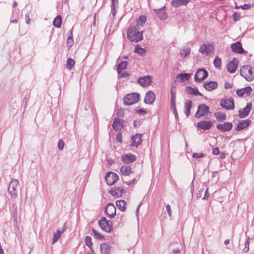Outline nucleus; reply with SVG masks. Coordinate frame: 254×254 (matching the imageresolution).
<instances>
[{"mask_svg": "<svg viewBox=\"0 0 254 254\" xmlns=\"http://www.w3.org/2000/svg\"><path fill=\"white\" fill-rule=\"evenodd\" d=\"M143 38V31L139 32L135 27L128 30V39L131 41L138 42Z\"/></svg>", "mask_w": 254, "mask_h": 254, "instance_id": "f257e3e1", "label": "nucleus"}, {"mask_svg": "<svg viewBox=\"0 0 254 254\" xmlns=\"http://www.w3.org/2000/svg\"><path fill=\"white\" fill-rule=\"evenodd\" d=\"M240 74L247 81H251L254 78V69L248 65L243 66L240 69Z\"/></svg>", "mask_w": 254, "mask_h": 254, "instance_id": "f03ea898", "label": "nucleus"}, {"mask_svg": "<svg viewBox=\"0 0 254 254\" xmlns=\"http://www.w3.org/2000/svg\"><path fill=\"white\" fill-rule=\"evenodd\" d=\"M19 183L18 180L11 179L8 187V191L11 195L12 199H15L18 195V190Z\"/></svg>", "mask_w": 254, "mask_h": 254, "instance_id": "7ed1b4c3", "label": "nucleus"}, {"mask_svg": "<svg viewBox=\"0 0 254 254\" xmlns=\"http://www.w3.org/2000/svg\"><path fill=\"white\" fill-rule=\"evenodd\" d=\"M210 113V108L204 104H200L197 108V111L195 113V117L196 118H200L205 117Z\"/></svg>", "mask_w": 254, "mask_h": 254, "instance_id": "20e7f679", "label": "nucleus"}, {"mask_svg": "<svg viewBox=\"0 0 254 254\" xmlns=\"http://www.w3.org/2000/svg\"><path fill=\"white\" fill-rule=\"evenodd\" d=\"M171 109L173 111L175 116L177 117L178 114L176 108V87L175 84H172L171 88Z\"/></svg>", "mask_w": 254, "mask_h": 254, "instance_id": "39448f33", "label": "nucleus"}, {"mask_svg": "<svg viewBox=\"0 0 254 254\" xmlns=\"http://www.w3.org/2000/svg\"><path fill=\"white\" fill-rule=\"evenodd\" d=\"M127 62L122 61L118 65L117 67V72L118 77L126 78L127 77Z\"/></svg>", "mask_w": 254, "mask_h": 254, "instance_id": "423d86ee", "label": "nucleus"}, {"mask_svg": "<svg viewBox=\"0 0 254 254\" xmlns=\"http://www.w3.org/2000/svg\"><path fill=\"white\" fill-rule=\"evenodd\" d=\"M214 50V46L213 43H204L199 49V51L203 55H208L213 53Z\"/></svg>", "mask_w": 254, "mask_h": 254, "instance_id": "0eeeda50", "label": "nucleus"}, {"mask_svg": "<svg viewBox=\"0 0 254 254\" xmlns=\"http://www.w3.org/2000/svg\"><path fill=\"white\" fill-rule=\"evenodd\" d=\"M98 224L102 230L106 232H110L112 227L111 221H108L105 217H102L99 221Z\"/></svg>", "mask_w": 254, "mask_h": 254, "instance_id": "6e6552de", "label": "nucleus"}, {"mask_svg": "<svg viewBox=\"0 0 254 254\" xmlns=\"http://www.w3.org/2000/svg\"><path fill=\"white\" fill-rule=\"evenodd\" d=\"M118 179L117 174L111 171L107 172L105 176L106 183L110 186L114 185Z\"/></svg>", "mask_w": 254, "mask_h": 254, "instance_id": "1a4fd4ad", "label": "nucleus"}, {"mask_svg": "<svg viewBox=\"0 0 254 254\" xmlns=\"http://www.w3.org/2000/svg\"><path fill=\"white\" fill-rule=\"evenodd\" d=\"M207 76V71L204 69L201 68L196 72L194 76V80L196 82H200L206 78Z\"/></svg>", "mask_w": 254, "mask_h": 254, "instance_id": "9d476101", "label": "nucleus"}, {"mask_svg": "<svg viewBox=\"0 0 254 254\" xmlns=\"http://www.w3.org/2000/svg\"><path fill=\"white\" fill-rule=\"evenodd\" d=\"M153 78L152 76L148 75L140 77L138 79V83L142 87H146L149 86L152 82Z\"/></svg>", "mask_w": 254, "mask_h": 254, "instance_id": "9b49d317", "label": "nucleus"}, {"mask_svg": "<svg viewBox=\"0 0 254 254\" xmlns=\"http://www.w3.org/2000/svg\"><path fill=\"white\" fill-rule=\"evenodd\" d=\"M213 123L209 120H201L197 123V127L203 130H209L212 127Z\"/></svg>", "mask_w": 254, "mask_h": 254, "instance_id": "f8f14e48", "label": "nucleus"}, {"mask_svg": "<svg viewBox=\"0 0 254 254\" xmlns=\"http://www.w3.org/2000/svg\"><path fill=\"white\" fill-rule=\"evenodd\" d=\"M220 104L222 108L227 110L233 109L234 107V101L231 98L222 99Z\"/></svg>", "mask_w": 254, "mask_h": 254, "instance_id": "ddd939ff", "label": "nucleus"}, {"mask_svg": "<svg viewBox=\"0 0 254 254\" xmlns=\"http://www.w3.org/2000/svg\"><path fill=\"white\" fill-rule=\"evenodd\" d=\"M142 143V135L137 133L130 138V146L137 147Z\"/></svg>", "mask_w": 254, "mask_h": 254, "instance_id": "4468645a", "label": "nucleus"}, {"mask_svg": "<svg viewBox=\"0 0 254 254\" xmlns=\"http://www.w3.org/2000/svg\"><path fill=\"white\" fill-rule=\"evenodd\" d=\"M155 13L157 15L158 17L161 20H165L167 18V14L165 11V6L160 9H154Z\"/></svg>", "mask_w": 254, "mask_h": 254, "instance_id": "2eb2a0df", "label": "nucleus"}, {"mask_svg": "<svg viewBox=\"0 0 254 254\" xmlns=\"http://www.w3.org/2000/svg\"><path fill=\"white\" fill-rule=\"evenodd\" d=\"M238 62L237 59H233L227 64V70L230 73H234L238 67Z\"/></svg>", "mask_w": 254, "mask_h": 254, "instance_id": "dca6fc26", "label": "nucleus"}, {"mask_svg": "<svg viewBox=\"0 0 254 254\" xmlns=\"http://www.w3.org/2000/svg\"><path fill=\"white\" fill-rule=\"evenodd\" d=\"M233 125L231 122H225L223 124H219L217 125L216 128L221 131H228L231 129Z\"/></svg>", "mask_w": 254, "mask_h": 254, "instance_id": "f3484780", "label": "nucleus"}, {"mask_svg": "<svg viewBox=\"0 0 254 254\" xmlns=\"http://www.w3.org/2000/svg\"><path fill=\"white\" fill-rule=\"evenodd\" d=\"M140 99V95L137 93H132L128 94V105L137 103Z\"/></svg>", "mask_w": 254, "mask_h": 254, "instance_id": "a211bd4d", "label": "nucleus"}, {"mask_svg": "<svg viewBox=\"0 0 254 254\" xmlns=\"http://www.w3.org/2000/svg\"><path fill=\"white\" fill-rule=\"evenodd\" d=\"M155 100V94L152 91H149L146 93L144 101L147 104H152Z\"/></svg>", "mask_w": 254, "mask_h": 254, "instance_id": "6ab92c4d", "label": "nucleus"}, {"mask_svg": "<svg viewBox=\"0 0 254 254\" xmlns=\"http://www.w3.org/2000/svg\"><path fill=\"white\" fill-rule=\"evenodd\" d=\"M252 92V88L250 86H247L242 89H238L236 93L240 97L247 96Z\"/></svg>", "mask_w": 254, "mask_h": 254, "instance_id": "aec40b11", "label": "nucleus"}, {"mask_svg": "<svg viewBox=\"0 0 254 254\" xmlns=\"http://www.w3.org/2000/svg\"><path fill=\"white\" fill-rule=\"evenodd\" d=\"M105 213L109 217H114L116 215V207L113 204L109 203L106 207Z\"/></svg>", "mask_w": 254, "mask_h": 254, "instance_id": "412c9836", "label": "nucleus"}, {"mask_svg": "<svg viewBox=\"0 0 254 254\" xmlns=\"http://www.w3.org/2000/svg\"><path fill=\"white\" fill-rule=\"evenodd\" d=\"M190 0H171V4L173 7H178L186 6Z\"/></svg>", "mask_w": 254, "mask_h": 254, "instance_id": "4be33fe9", "label": "nucleus"}, {"mask_svg": "<svg viewBox=\"0 0 254 254\" xmlns=\"http://www.w3.org/2000/svg\"><path fill=\"white\" fill-rule=\"evenodd\" d=\"M252 108V103H247L246 106L239 110V116L241 118H244L248 115Z\"/></svg>", "mask_w": 254, "mask_h": 254, "instance_id": "5701e85b", "label": "nucleus"}, {"mask_svg": "<svg viewBox=\"0 0 254 254\" xmlns=\"http://www.w3.org/2000/svg\"><path fill=\"white\" fill-rule=\"evenodd\" d=\"M250 123V120H244L240 121L237 125L236 130L238 131L248 127Z\"/></svg>", "mask_w": 254, "mask_h": 254, "instance_id": "b1692460", "label": "nucleus"}, {"mask_svg": "<svg viewBox=\"0 0 254 254\" xmlns=\"http://www.w3.org/2000/svg\"><path fill=\"white\" fill-rule=\"evenodd\" d=\"M231 48L232 50L234 52H236L238 53H242L244 52V49L242 48V46L239 42H237L234 43L231 45Z\"/></svg>", "mask_w": 254, "mask_h": 254, "instance_id": "393cba45", "label": "nucleus"}, {"mask_svg": "<svg viewBox=\"0 0 254 254\" xmlns=\"http://www.w3.org/2000/svg\"><path fill=\"white\" fill-rule=\"evenodd\" d=\"M111 249L110 244L103 243L100 245V251L102 254H109Z\"/></svg>", "mask_w": 254, "mask_h": 254, "instance_id": "a878e982", "label": "nucleus"}, {"mask_svg": "<svg viewBox=\"0 0 254 254\" xmlns=\"http://www.w3.org/2000/svg\"><path fill=\"white\" fill-rule=\"evenodd\" d=\"M190 75V74L188 73H179L176 75L175 79L178 82H183L187 80Z\"/></svg>", "mask_w": 254, "mask_h": 254, "instance_id": "bb28decb", "label": "nucleus"}, {"mask_svg": "<svg viewBox=\"0 0 254 254\" xmlns=\"http://www.w3.org/2000/svg\"><path fill=\"white\" fill-rule=\"evenodd\" d=\"M185 114L187 117H188L190 113V110L192 108V102L190 100H187L185 101L184 104Z\"/></svg>", "mask_w": 254, "mask_h": 254, "instance_id": "cd10ccee", "label": "nucleus"}, {"mask_svg": "<svg viewBox=\"0 0 254 254\" xmlns=\"http://www.w3.org/2000/svg\"><path fill=\"white\" fill-rule=\"evenodd\" d=\"M190 52L191 48L190 47H183L180 49V56L181 58H186L190 53Z\"/></svg>", "mask_w": 254, "mask_h": 254, "instance_id": "c85d7f7f", "label": "nucleus"}, {"mask_svg": "<svg viewBox=\"0 0 254 254\" xmlns=\"http://www.w3.org/2000/svg\"><path fill=\"white\" fill-rule=\"evenodd\" d=\"M109 192L114 196L119 197L121 196L123 193H125V191L120 188H116L114 190H111Z\"/></svg>", "mask_w": 254, "mask_h": 254, "instance_id": "c756f323", "label": "nucleus"}, {"mask_svg": "<svg viewBox=\"0 0 254 254\" xmlns=\"http://www.w3.org/2000/svg\"><path fill=\"white\" fill-rule=\"evenodd\" d=\"M218 86L217 83L215 81H209L204 84V86L205 88L209 91L213 90L217 88Z\"/></svg>", "mask_w": 254, "mask_h": 254, "instance_id": "7c9ffc66", "label": "nucleus"}, {"mask_svg": "<svg viewBox=\"0 0 254 254\" xmlns=\"http://www.w3.org/2000/svg\"><path fill=\"white\" fill-rule=\"evenodd\" d=\"M112 126L114 130L116 131L120 130L123 126L121 120L118 118L115 119L113 121Z\"/></svg>", "mask_w": 254, "mask_h": 254, "instance_id": "2f4dec72", "label": "nucleus"}, {"mask_svg": "<svg viewBox=\"0 0 254 254\" xmlns=\"http://www.w3.org/2000/svg\"><path fill=\"white\" fill-rule=\"evenodd\" d=\"M133 52L142 56H145L146 53V50L141 47L139 44L135 46Z\"/></svg>", "mask_w": 254, "mask_h": 254, "instance_id": "473e14b6", "label": "nucleus"}, {"mask_svg": "<svg viewBox=\"0 0 254 254\" xmlns=\"http://www.w3.org/2000/svg\"><path fill=\"white\" fill-rule=\"evenodd\" d=\"M214 116L219 121H223L226 119V115L222 112H217L214 113Z\"/></svg>", "mask_w": 254, "mask_h": 254, "instance_id": "72a5a7b5", "label": "nucleus"}, {"mask_svg": "<svg viewBox=\"0 0 254 254\" xmlns=\"http://www.w3.org/2000/svg\"><path fill=\"white\" fill-rule=\"evenodd\" d=\"M117 207L122 211H124L126 209V203L124 200H119L116 202Z\"/></svg>", "mask_w": 254, "mask_h": 254, "instance_id": "f704fd0d", "label": "nucleus"}, {"mask_svg": "<svg viewBox=\"0 0 254 254\" xmlns=\"http://www.w3.org/2000/svg\"><path fill=\"white\" fill-rule=\"evenodd\" d=\"M65 230V229L63 230L62 231H60L59 230H57L55 233H54L53 237L52 238V244H54L56 243L59 237H60L61 235L64 232Z\"/></svg>", "mask_w": 254, "mask_h": 254, "instance_id": "c9c22d12", "label": "nucleus"}, {"mask_svg": "<svg viewBox=\"0 0 254 254\" xmlns=\"http://www.w3.org/2000/svg\"><path fill=\"white\" fill-rule=\"evenodd\" d=\"M213 64L215 67L217 69H220L221 67L222 62L221 59L218 56H216L213 61Z\"/></svg>", "mask_w": 254, "mask_h": 254, "instance_id": "e433bc0d", "label": "nucleus"}, {"mask_svg": "<svg viewBox=\"0 0 254 254\" xmlns=\"http://www.w3.org/2000/svg\"><path fill=\"white\" fill-rule=\"evenodd\" d=\"M146 17L145 15H141L139 17L138 19L137 20V29H139V27L142 26V25L146 22Z\"/></svg>", "mask_w": 254, "mask_h": 254, "instance_id": "4c0bfd02", "label": "nucleus"}, {"mask_svg": "<svg viewBox=\"0 0 254 254\" xmlns=\"http://www.w3.org/2000/svg\"><path fill=\"white\" fill-rule=\"evenodd\" d=\"M62 18L60 15L57 16L53 21V25L54 26L59 28L61 26Z\"/></svg>", "mask_w": 254, "mask_h": 254, "instance_id": "58836bf2", "label": "nucleus"}, {"mask_svg": "<svg viewBox=\"0 0 254 254\" xmlns=\"http://www.w3.org/2000/svg\"><path fill=\"white\" fill-rule=\"evenodd\" d=\"M74 60L71 58H69L67 61L66 67L69 70H71L74 66Z\"/></svg>", "mask_w": 254, "mask_h": 254, "instance_id": "ea45409f", "label": "nucleus"}, {"mask_svg": "<svg viewBox=\"0 0 254 254\" xmlns=\"http://www.w3.org/2000/svg\"><path fill=\"white\" fill-rule=\"evenodd\" d=\"M136 159V157L135 155L132 153H128V163L134 162Z\"/></svg>", "mask_w": 254, "mask_h": 254, "instance_id": "a19ab883", "label": "nucleus"}, {"mask_svg": "<svg viewBox=\"0 0 254 254\" xmlns=\"http://www.w3.org/2000/svg\"><path fill=\"white\" fill-rule=\"evenodd\" d=\"M120 172L123 175H127V166L123 165L121 167Z\"/></svg>", "mask_w": 254, "mask_h": 254, "instance_id": "79ce46f5", "label": "nucleus"}, {"mask_svg": "<svg viewBox=\"0 0 254 254\" xmlns=\"http://www.w3.org/2000/svg\"><path fill=\"white\" fill-rule=\"evenodd\" d=\"M92 233L94 236V237L96 238V239H102L103 238V236L99 233H98V232H97L95 229H93L92 230Z\"/></svg>", "mask_w": 254, "mask_h": 254, "instance_id": "37998d69", "label": "nucleus"}, {"mask_svg": "<svg viewBox=\"0 0 254 254\" xmlns=\"http://www.w3.org/2000/svg\"><path fill=\"white\" fill-rule=\"evenodd\" d=\"M73 44V40L71 36H69L67 40V45L69 48H70Z\"/></svg>", "mask_w": 254, "mask_h": 254, "instance_id": "c03bdc74", "label": "nucleus"}, {"mask_svg": "<svg viewBox=\"0 0 254 254\" xmlns=\"http://www.w3.org/2000/svg\"><path fill=\"white\" fill-rule=\"evenodd\" d=\"M204 156V154L202 152L194 153L192 154V157L194 158H201Z\"/></svg>", "mask_w": 254, "mask_h": 254, "instance_id": "a18cd8bd", "label": "nucleus"}, {"mask_svg": "<svg viewBox=\"0 0 254 254\" xmlns=\"http://www.w3.org/2000/svg\"><path fill=\"white\" fill-rule=\"evenodd\" d=\"M64 143L63 140L60 139L58 143V147L60 150L64 149Z\"/></svg>", "mask_w": 254, "mask_h": 254, "instance_id": "49530a36", "label": "nucleus"}, {"mask_svg": "<svg viewBox=\"0 0 254 254\" xmlns=\"http://www.w3.org/2000/svg\"><path fill=\"white\" fill-rule=\"evenodd\" d=\"M85 243L86 245L90 247L92 245L91 238L89 236H86L85 238Z\"/></svg>", "mask_w": 254, "mask_h": 254, "instance_id": "de8ad7c7", "label": "nucleus"}, {"mask_svg": "<svg viewBox=\"0 0 254 254\" xmlns=\"http://www.w3.org/2000/svg\"><path fill=\"white\" fill-rule=\"evenodd\" d=\"M139 178V176L138 175H136L135 177H133V178L129 181H128V185H131L133 184L135 182H136L137 179Z\"/></svg>", "mask_w": 254, "mask_h": 254, "instance_id": "09e8293b", "label": "nucleus"}, {"mask_svg": "<svg viewBox=\"0 0 254 254\" xmlns=\"http://www.w3.org/2000/svg\"><path fill=\"white\" fill-rule=\"evenodd\" d=\"M166 209L168 214V215L170 218H172V211L171 209V207L169 204H167L166 206Z\"/></svg>", "mask_w": 254, "mask_h": 254, "instance_id": "8fccbe9b", "label": "nucleus"}, {"mask_svg": "<svg viewBox=\"0 0 254 254\" xmlns=\"http://www.w3.org/2000/svg\"><path fill=\"white\" fill-rule=\"evenodd\" d=\"M233 20L235 21H238L239 20L240 18V15L239 13L238 12H235L233 14Z\"/></svg>", "mask_w": 254, "mask_h": 254, "instance_id": "3c124183", "label": "nucleus"}, {"mask_svg": "<svg viewBox=\"0 0 254 254\" xmlns=\"http://www.w3.org/2000/svg\"><path fill=\"white\" fill-rule=\"evenodd\" d=\"M136 112L139 115H145L147 113L146 111L144 109L136 110Z\"/></svg>", "mask_w": 254, "mask_h": 254, "instance_id": "603ef678", "label": "nucleus"}, {"mask_svg": "<svg viewBox=\"0 0 254 254\" xmlns=\"http://www.w3.org/2000/svg\"><path fill=\"white\" fill-rule=\"evenodd\" d=\"M252 5L251 4H245L243 5L240 6V8L243 9V10H246L249 9L251 7Z\"/></svg>", "mask_w": 254, "mask_h": 254, "instance_id": "864d4df0", "label": "nucleus"}, {"mask_svg": "<svg viewBox=\"0 0 254 254\" xmlns=\"http://www.w3.org/2000/svg\"><path fill=\"white\" fill-rule=\"evenodd\" d=\"M220 153L219 149L218 147H215L212 150V154L214 155H216L219 154Z\"/></svg>", "mask_w": 254, "mask_h": 254, "instance_id": "5fc2aeb1", "label": "nucleus"}, {"mask_svg": "<svg viewBox=\"0 0 254 254\" xmlns=\"http://www.w3.org/2000/svg\"><path fill=\"white\" fill-rule=\"evenodd\" d=\"M209 196V194L208 193V188H207L205 191V195L203 198V200L207 199Z\"/></svg>", "mask_w": 254, "mask_h": 254, "instance_id": "6e6d98bb", "label": "nucleus"}, {"mask_svg": "<svg viewBox=\"0 0 254 254\" xmlns=\"http://www.w3.org/2000/svg\"><path fill=\"white\" fill-rule=\"evenodd\" d=\"M117 4H118L117 0H112V9L115 8Z\"/></svg>", "mask_w": 254, "mask_h": 254, "instance_id": "4d7b16f0", "label": "nucleus"}, {"mask_svg": "<svg viewBox=\"0 0 254 254\" xmlns=\"http://www.w3.org/2000/svg\"><path fill=\"white\" fill-rule=\"evenodd\" d=\"M117 4H118L117 0H112V9L115 8Z\"/></svg>", "mask_w": 254, "mask_h": 254, "instance_id": "13d9d810", "label": "nucleus"}, {"mask_svg": "<svg viewBox=\"0 0 254 254\" xmlns=\"http://www.w3.org/2000/svg\"><path fill=\"white\" fill-rule=\"evenodd\" d=\"M122 161L126 163L127 161V154H124L122 156Z\"/></svg>", "mask_w": 254, "mask_h": 254, "instance_id": "bf43d9fd", "label": "nucleus"}, {"mask_svg": "<svg viewBox=\"0 0 254 254\" xmlns=\"http://www.w3.org/2000/svg\"><path fill=\"white\" fill-rule=\"evenodd\" d=\"M118 117H122L124 114V111L122 109H119L117 112Z\"/></svg>", "mask_w": 254, "mask_h": 254, "instance_id": "052dcab7", "label": "nucleus"}, {"mask_svg": "<svg viewBox=\"0 0 254 254\" xmlns=\"http://www.w3.org/2000/svg\"><path fill=\"white\" fill-rule=\"evenodd\" d=\"M123 102L125 105H127V94L124 96L123 99Z\"/></svg>", "mask_w": 254, "mask_h": 254, "instance_id": "680f3d73", "label": "nucleus"}, {"mask_svg": "<svg viewBox=\"0 0 254 254\" xmlns=\"http://www.w3.org/2000/svg\"><path fill=\"white\" fill-rule=\"evenodd\" d=\"M26 23L27 24H29L30 22V21H31L30 19L29 18V15L26 14Z\"/></svg>", "mask_w": 254, "mask_h": 254, "instance_id": "e2e57ef3", "label": "nucleus"}, {"mask_svg": "<svg viewBox=\"0 0 254 254\" xmlns=\"http://www.w3.org/2000/svg\"><path fill=\"white\" fill-rule=\"evenodd\" d=\"M225 154L224 153H220V158L221 159H224L225 158Z\"/></svg>", "mask_w": 254, "mask_h": 254, "instance_id": "0e129e2a", "label": "nucleus"}, {"mask_svg": "<svg viewBox=\"0 0 254 254\" xmlns=\"http://www.w3.org/2000/svg\"><path fill=\"white\" fill-rule=\"evenodd\" d=\"M231 87V84H230L229 83H225V88L226 89L230 88Z\"/></svg>", "mask_w": 254, "mask_h": 254, "instance_id": "69168bd1", "label": "nucleus"}, {"mask_svg": "<svg viewBox=\"0 0 254 254\" xmlns=\"http://www.w3.org/2000/svg\"><path fill=\"white\" fill-rule=\"evenodd\" d=\"M202 192H203V190H199L198 193L197 194V198L201 197V193Z\"/></svg>", "mask_w": 254, "mask_h": 254, "instance_id": "338daca9", "label": "nucleus"}, {"mask_svg": "<svg viewBox=\"0 0 254 254\" xmlns=\"http://www.w3.org/2000/svg\"><path fill=\"white\" fill-rule=\"evenodd\" d=\"M141 205V203H140L138 205V207H137V209H136V213H137V215H138V212H139V208H140V207Z\"/></svg>", "mask_w": 254, "mask_h": 254, "instance_id": "774afa93", "label": "nucleus"}]
</instances>
